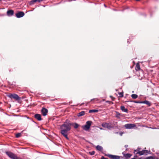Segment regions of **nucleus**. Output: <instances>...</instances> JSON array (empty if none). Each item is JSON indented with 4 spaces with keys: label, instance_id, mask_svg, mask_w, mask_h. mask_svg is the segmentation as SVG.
<instances>
[{
    "label": "nucleus",
    "instance_id": "f257e3e1",
    "mask_svg": "<svg viewBox=\"0 0 159 159\" xmlns=\"http://www.w3.org/2000/svg\"><path fill=\"white\" fill-rule=\"evenodd\" d=\"M71 125L73 126L75 129H77L79 126V125L76 123H70L67 124H65L64 123L61 125L60 127V133L67 139H69L67 135L68 131L70 130L71 129Z\"/></svg>",
    "mask_w": 159,
    "mask_h": 159
},
{
    "label": "nucleus",
    "instance_id": "f03ea898",
    "mask_svg": "<svg viewBox=\"0 0 159 159\" xmlns=\"http://www.w3.org/2000/svg\"><path fill=\"white\" fill-rule=\"evenodd\" d=\"M92 122L91 121H87L86 123V125L82 126V128L85 131L88 130L90 128Z\"/></svg>",
    "mask_w": 159,
    "mask_h": 159
},
{
    "label": "nucleus",
    "instance_id": "7ed1b4c3",
    "mask_svg": "<svg viewBox=\"0 0 159 159\" xmlns=\"http://www.w3.org/2000/svg\"><path fill=\"white\" fill-rule=\"evenodd\" d=\"M6 153L9 157L12 159H20L17 157L15 154L10 152H6Z\"/></svg>",
    "mask_w": 159,
    "mask_h": 159
},
{
    "label": "nucleus",
    "instance_id": "20e7f679",
    "mask_svg": "<svg viewBox=\"0 0 159 159\" xmlns=\"http://www.w3.org/2000/svg\"><path fill=\"white\" fill-rule=\"evenodd\" d=\"M8 97L11 98H13L16 100H19L20 98L16 94H10L8 95Z\"/></svg>",
    "mask_w": 159,
    "mask_h": 159
},
{
    "label": "nucleus",
    "instance_id": "39448f33",
    "mask_svg": "<svg viewBox=\"0 0 159 159\" xmlns=\"http://www.w3.org/2000/svg\"><path fill=\"white\" fill-rule=\"evenodd\" d=\"M105 155L109 157L111 159H120L121 157L119 156L113 155L109 154H106Z\"/></svg>",
    "mask_w": 159,
    "mask_h": 159
},
{
    "label": "nucleus",
    "instance_id": "423d86ee",
    "mask_svg": "<svg viewBox=\"0 0 159 159\" xmlns=\"http://www.w3.org/2000/svg\"><path fill=\"white\" fill-rule=\"evenodd\" d=\"M124 127L126 129H132L136 127V125L134 124H127L124 125Z\"/></svg>",
    "mask_w": 159,
    "mask_h": 159
},
{
    "label": "nucleus",
    "instance_id": "0eeeda50",
    "mask_svg": "<svg viewBox=\"0 0 159 159\" xmlns=\"http://www.w3.org/2000/svg\"><path fill=\"white\" fill-rule=\"evenodd\" d=\"M102 126L104 128H106L109 129H111L113 127V126L110 125L109 123L106 122H103L102 124Z\"/></svg>",
    "mask_w": 159,
    "mask_h": 159
},
{
    "label": "nucleus",
    "instance_id": "6e6552de",
    "mask_svg": "<svg viewBox=\"0 0 159 159\" xmlns=\"http://www.w3.org/2000/svg\"><path fill=\"white\" fill-rule=\"evenodd\" d=\"M25 15V13L23 11H19L16 14V17L20 18L23 17Z\"/></svg>",
    "mask_w": 159,
    "mask_h": 159
},
{
    "label": "nucleus",
    "instance_id": "1a4fd4ad",
    "mask_svg": "<svg viewBox=\"0 0 159 159\" xmlns=\"http://www.w3.org/2000/svg\"><path fill=\"white\" fill-rule=\"evenodd\" d=\"M41 111L42 115L43 116H45L47 115L48 110L46 108L43 107L41 110Z\"/></svg>",
    "mask_w": 159,
    "mask_h": 159
},
{
    "label": "nucleus",
    "instance_id": "9d476101",
    "mask_svg": "<svg viewBox=\"0 0 159 159\" xmlns=\"http://www.w3.org/2000/svg\"><path fill=\"white\" fill-rule=\"evenodd\" d=\"M136 153L139 154L140 155H142L143 154L147 155L148 153V151L146 150H143L142 151H139L137 152Z\"/></svg>",
    "mask_w": 159,
    "mask_h": 159
},
{
    "label": "nucleus",
    "instance_id": "9b49d317",
    "mask_svg": "<svg viewBox=\"0 0 159 159\" xmlns=\"http://www.w3.org/2000/svg\"><path fill=\"white\" fill-rule=\"evenodd\" d=\"M116 116L117 118L120 119V117H123L124 116V114L121 113H120L117 111H116Z\"/></svg>",
    "mask_w": 159,
    "mask_h": 159
},
{
    "label": "nucleus",
    "instance_id": "f8f14e48",
    "mask_svg": "<svg viewBox=\"0 0 159 159\" xmlns=\"http://www.w3.org/2000/svg\"><path fill=\"white\" fill-rule=\"evenodd\" d=\"M34 117L38 120L40 121L42 120L41 116L40 114H35L34 116Z\"/></svg>",
    "mask_w": 159,
    "mask_h": 159
},
{
    "label": "nucleus",
    "instance_id": "ddd939ff",
    "mask_svg": "<svg viewBox=\"0 0 159 159\" xmlns=\"http://www.w3.org/2000/svg\"><path fill=\"white\" fill-rule=\"evenodd\" d=\"M14 13V11L12 10H8L7 11V15L8 16H11L13 15Z\"/></svg>",
    "mask_w": 159,
    "mask_h": 159
},
{
    "label": "nucleus",
    "instance_id": "4468645a",
    "mask_svg": "<svg viewBox=\"0 0 159 159\" xmlns=\"http://www.w3.org/2000/svg\"><path fill=\"white\" fill-rule=\"evenodd\" d=\"M120 109L121 111H124L126 113H127L128 112V110L127 109L125 108V107L123 106H122L120 107Z\"/></svg>",
    "mask_w": 159,
    "mask_h": 159
},
{
    "label": "nucleus",
    "instance_id": "2eb2a0df",
    "mask_svg": "<svg viewBox=\"0 0 159 159\" xmlns=\"http://www.w3.org/2000/svg\"><path fill=\"white\" fill-rule=\"evenodd\" d=\"M142 103L148 105V106H150L151 105V103L149 101L147 100L143 101Z\"/></svg>",
    "mask_w": 159,
    "mask_h": 159
},
{
    "label": "nucleus",
    "instance_id": "dca6fc26",
    "mask_svg": "<svg viewBox=\"0 0 159 159\" xmlns=\"http://www.w3.org/2000/svg\"><path fill=\"white\" fill-rule=\"evenodd\" d=\"M96 149L99 151H102L103 150V148L100 145H97L96 147Z\"/></svg>",
    "mask_w": 159,
    "mask_h": 159
},
{
    "label": "nucleus",
    "instance_id": "f3484780",
    "mask_svg": "<svg viewBox=\"0 0 159 159\" xmlns=\"http://www.w3.org/2000/svg\"><path fill=\"white\" fill-rule=\"evenodd\" d=\"M85 112L84 111H83L80 112L77 114V116L79 117L81 116H84L85 114Z\"/></svg>",
    "mask_w": 159,
    "mask_h": 159
},
{
    "label": "nucleus",
    "instance_id": "a211bd4d",
    "mask_svg": "<svg viewBox=\"0 0 159 159\" xmlns=\"http://www.w3.org/2000/svg\"><path fill=\"white\" fill-rule=\"evenodd\" d=\"M98 110L96 109L90 110L89 111V113H91L92 112H98Z\"/></svg>",
    "mask_w": 159,
    "mask_h": 159
},
{
    "label": "nucleus",
    "instance_id": "6ab92c4d",
    "mask_svg": "<svg viewBox=\"0 0 159 159\" xmlns=\"http://www.w3.org/2000/svg\"><path fill=\"white\" fill-rule=\"evenodd\" d=\"M131 155L129 153H127L124 155L125 157L126 158H130L131 157Z\"/></svg>",
    "mask_w": 159,
    "mask_h": 159
},
{
    "label": "nucleus",
    "instance_id": "aec40b11",
    "mask_svg": "<svg viewBox=\"0 0 159 159\" xmlns=\"http://www.w3.org/2000/svg\"><path fill=\"white\" fill-rule=\"evenodd\" d=\"M140 66H139V64H137L136 66L135 70H140Z\"/></svg>",
    "mask_w": 159,
    "mask_h": 159
},
{
    "label": "nucleus",
    "instance_id": "412c9836",
    "mask_svg": "<svg viewBox=\"0 0 159 159\" xmlns=\"http://www.w3.org/2000/svg\"><path fill=\"white\" fill-rule=\"evenodd\" d=\"M131 96V97L133 99H136L138 97V96L137 94H132Z\"/></svg>",
    "mask_w": 159,
    "mask_h": 159
},
{
    "label": "nucleus",
    "instance_id": "4be33fe9",
    "mask_svg": "<svg viewBox=\"0 0 159 159\" xmlns=\"http://www.w3.org/2000/svg\"><path fill=\"white\" fill-rule=\"evenodd\" d=\"M35 3V2L34 0H31L30 2L29 3L30 5H34Z\"/></svg>",
    "mask_w": 159,
    "mask_h": 159
},
{
    "label": "nucleus",
    "instance_id": "5701e85b",
    "mask_svg": "<svg viewBox=\"0 0 159 159\" xmlns=\"http://www.w3.org/2000/svg\"><path fill=\"white\" fill-rule=\"evenodd\" d=\"M95 152L94 151H93L92 152H89V154H90V155H93L95 154Z\"/></svg>",
    "mask_w": 159,
    "mask_h": 159
},
{
    "label": "nucleus",
    "instance_id": "b1692460",
    "mask_svg": "<svg viewBox=\"0 0 159 159\" xmlns=\"http://www.w3.org/2000/svg\"><path fill=\"white\" fill-rule=\"evenodd\" d=\"M132 102L134 103H142V102H143V101H133Z\"/></svg>",
    "mask_w": 159,
    "mask_h": 159
},
{
    "label": "nucleus",
    "instance_id": "393cba45",
    "mask_svg": "<svg viewBox=\"0 0 159 159\" xmlns=\"http://www.w3.org/2000/svg\"><path fill=\"white\" fill-rule=\"evenodd\" d=\"M21 135V134L20 133H18L16 135V138H19L20 137Z\"/></svg>",
    "mask_w": 159,
    "mask_h": 159
},
{
    "label": "nucleus",
    "instance_id": "a878e982",
    "mask_svg": "<svg viewBox=\"0 0 159 159\" xmlns=\"http://www.w3.org/2000/svg\"><path fill=\"white\" fill-rule=\"evenodd\" d=\"M118 94L119 95H120V97H122L123 96V93L122 92H120Z\"/></svg>",
    "mask_w": 159,
    "mask_h": 159
},
{
    "label": "nucleus",
    "instance_id": "bb28decb",
    "mask_svg": "<svg viewBox=\"0 0 159 159\" xmlns=\"http://www.w3.org/2000/svg\"><path fill=\"white\" fill-rule=\"evenodd\" d=\"M146 159H155L154 158L152 157H150L147 158Z\"/></svg>",
    "mask_w": 159,
    "mask_h": 159
},
{
    "label": "nucleus",
    "instance_id": "cd10ccee",
    "mask_svg": "<svg viewBox=\"0 0 159 159\" xmlns=\"http://www.w3.org/2000/svg\"><path fill=\"white\" fill-rule=\"evenodd\" d=\"M101 159H108L107 158H105L104 156H102L101 157Z\"/></svg>",
    "mask_w": 159,
    "mask_h": 159
},
{
    "label": "nucleus",
    "instance_id": "c85d7f7f",
    "mask_svg": "<svg viewBox=\"0 0 159 159\" xmlns=\"http://www.w3.org/2000/svg\"><path fill=\"white\" fill-rule=\"evenodd\" d=\"M123 134V133L120 132V136H122V135Z\"/></svg>",
    "mask_w": 159,
    "mask_h": 159
},
{
    "label": "nucleus",
    "instance_id": "c756f323",
    "mask_svg": "<svg viewBox=\"0 0 159 159\" xmlns=\"http://www.w3.org/2000/svg\"><path fill=\"white\" fill-rule=\"evenodd\" d=\"M128 147V145H125V147L126 148H127Z\"/></svg>",
    "mask_w": 159,
    "mask_h": 159
},
{
    "label": "nucleus",
    "instance_id": "7c9ffc66",
    "mask_svg": "<svg viewBox=\"0 0 159 159\" xmlns=\"http://www.w3.org/2000/svg\"><path fill=\"white\" fill-rule=\"evenodd\" d=\"M94 99V98H93V99H92L91 100V101H92L93 100H94V99Z\"/></svg>",
    "mask_w": 159,
    "mask_h": 159
},
{
    "label": "nucleus",
    "instance_id": "2f4dec72",
    "mask_svg": "<svg viewBox=\"0 0 159 159\" xmlns=\"http://www.w3.org/2000/svg\"><path fill=\"white\" fill-rule=\"evenodd\" d=\"M26 117L28 118V119H30V118L28 117L27 116H26Z\"/></svg>",
    "mask_w": 159,
    "mask_h": 159
},
{
    "label": "nucleus",
    "instance_id": "473e14b6",
    "mask_svg": "<svg viewBox=\"0 0 159 159\" xmlns=\"http://www.w3.org/2000/svg\"><path fill=\"white\" fill-rule=\"evenodd\" d=\"M109 102V101H106V102Z\"/></svg>",
    "mask_w": 159,
    "mask_h": 159
},
{
    "label": "nucleus",
    "instance_id": "72a5a7b5",
    "mask_svg": "<svg viewBox=\"0 0 159 159\" xmlns=\"http://www.w3.org/2000/svg\"><path fill=\"white\" fill-rule=\"evenodd\" d=\"M100 129H102V128H100Z\"/></svg>",
    "mask_w": 159,
    "mask_h": 159
},
{
    "label": "nucleus",
    "instance_id": "f704fd0d",
    "mask_svg": "<svg viewBox=\"0 0 159 159\" xmlns=\"http://www.w3.org/2000/svg\"><path fill=\"white\" fill-rule=\"evenodd\" d=\"M104 6H105V7H106V6L105 4H104Z\"/></svg>",
    "mask_w": 159,
    "mask_h": 159
},
{
    "label": "nucleus",
    "instance_id": "c9c22d12",
    "mask_svg": "<svg viewBox=\"0 0 159 159\" xmlns=\"http://www.w3.org/2000/svg\"><path fill=\"white\" fill-rule=\"evenodd\" d=\"M133 159H135V158H133Z\"/></svg>",
    "mask_w": 159,
    "mask_h": 159
},
{
    "label": "nucleus",
    "instance_id": "e433bc0d",
    "mask_svg": "<svg viewBox=\"0 0 159 159\" xmlns=\"http://www.w3.org/2000/svg\"><path fill=\"white\" fill-rule=\"evenodd\" d=\"M1 1V0H0V1Z\"/></svg>",
    "mask_w": 159,
    "mask_h": 159
}]
</instances>
